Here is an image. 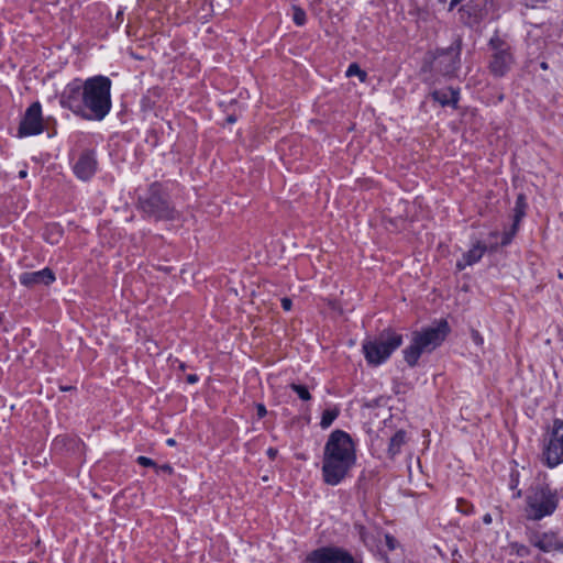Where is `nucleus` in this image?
Here are the masks:
<instances>
[{"mask_svg": "<svg viewBox=\"0 0 563 563\" xmlns=\"http://www.w3.org/2000/svg\"><path fill=\"white\" fill-rule=\"evenodd\" d=\"M136 463L144 467H154V468L157 467V464L154 460H152L147 456H144V455L137 456Z\"/></svg>", "mask_w": 563, "mask_h": 563, "instance_id": "c85d7f7f", "label": "nucleus"}, {"mask_svg": "<svg viewBox=\"0 0 563 563\" xmlns=\"http://www.w3.org/2000/svg\"><path fill=\"white\" fill-rule=\"evenodd\" d=\"M560 503V495L556 488L551 487L547 482H536L526 490L525 517L529 521H540L552 516Z\"/></svg>", "mask_w": 563, "mask_h": 563, "instance_id": "20e7f679", "label": "nucleus"}, {"mask_svg": "<svg viewBox=\"0 0 563 563\" xmlns=\"http://www.w3.org/2000/svg\"><path fill=\"white\" fill-rule=\"evenodd\" d=\"M473 338H474L475 342H477V343L483 341V339L479 336L478 332H475L473 334Z\"/></svg>", "mask_w": 563, "mask_h": 563, "instance_id": "a19ab883", "label": "nucleus"}, {"mask_svg": "<svg viewBox=\"0 0 563 563\" xmlns=\"http://www.w3.org/2000/svg\"><path fill=\"white\" fill-rule=\"evenodd\" d=\"M227 122H228V123H230V124L235 123V122H236V117H235V115H233V114H232V115H229V117L227 118Z\"/></svg>", "mask_w": 563, "mask_h": 563, "instance_id": "58836bf2", "label": "nucleus"}, {"mask_svg": "<svg viewBox=\"0 0 563 563\" xmlns=\"http://www.w3.org/2000/svg\"><path fill=\"white\" fill-rule=\"evenodd\" d=\"M402 344V335L394 330H384L377 338L365 340L362 351L368 365L379 366Z\"/></svg>", "mask_w": 563, "mask_h": 563, "instance_id": "0eeeda50", "label": "nucleus"}, {"mask_svg": "<svg viewBox=\"0 0 563 563\" xmlns=\"http://www.w3.org/2000/svg\"><path fill=\"white\" fill-rule=\"evenodd\" d=\"M519 485V473L517 471H512L510 474V482H509V488L510 489H517Z\"/></svg>", "mask_w": 563, "mask_h": 563, "instance_id": "7c9ffc66", "label": "nucleus"}, {"mask_svg": "<svg viewBox=\"0 0 563 563\" xmlns=\"http://www.w3.org/2000/svg\"><path fill=\"white\" fill-rule=\"evenodd\" d=\"M256 408V415L258 419L264 418L267 415V409L264 404L258 402L255 405Z\"/></svg>", "mask_w": 563, "mask_h": 563, "instance_id": "2f4dec72", "label": "nucleus"}, {"mask_svg": "<svg viewBox=\"0 0 563 563\" xmlns=\"http://www.w3.org/2000/svg\"><path fill=\"white\" fill-rule=\"evenodd\" d=\"M166 444L168 446H174V445H176V440L173 439V438H169V439L166 440Z\"/></svg>", "mask_w": 563, "mask_h": 563, "instance_id": "ea45409f", "label": "nucleus"}, {"mask_svg": "<svg viewBox=\"0 0 563 563\" xmlns=\"http://www.w3.org/2000/svg\"><path fill=\"white\" fill-rule=\"evenodd\" d=\"M198 380H199V377L196 374H188L186 377V382L188 384H196Z\"/></svg>", "mask_w": 563, "mask_h": 563, "instance_id": "f704fd0d", "label": "nucleus"}, {"mask_svg": "<svg viewBox=\"0 0 563 563\" xmlns=\"http://www.w3.org/2000/svg\"><path fill=\"white\" fill-rule=\"evenodd\" d=\"M44 130L42 106L38 101L33 102L25 111L19 129V136H31L41 134Z\"/></svg>", "mask_w": 563, "mask_h": 563, "instance_id": "f8f14e48", "label": "nucleus"}, {"mask_svg": "<svg viewBox=\"0 0 563 563\" xmlns=\"http://www.w3.org/2000/svg\"><path fill=\"white\" fill-rule=\"evenodd\" d=\"M542 461L550 467H556L563 463V420L554 419L549 440L542 450Z\"/></svg>", "mask_w": 563, "mask_h": 563, "instance_id": "1a4fd4ad", "label": "nucleus"}, {"mask_svg": "<svg viewBox=\"0 0 563 563\" xmlns=\"http://www.w3.org/2000/svg\"><path fill=\"white\" fill-rule=\"evenodd\" d=\"M462 37L456 36L446 48H435L426 53L422 74H439L443 77H455L461 67Z\"/></svg>", "mask_w": 563, "mask_h": 563, "instance_id": "39448f33", "label": "nucleus"}, {"mask_svg": "<svg viewBox=\"0 0 563 563\" xmlns=\"http://www.w3.org/2000/svg\"><path fill=\"white\" fill-rule=\"evenodd\" d=\"M492 52L488 63L490 74L496 78L505 77L515 64V56L511 45L497 33L488 41Z\"/></svg>", "mask_w": 563, "mask_h": 563, "instance_id": "6e6552de", "label": "nucleus"}, {"mask_svg": "<svg viewBox=\"0 0 563 563\" xmlns=\"http://www.w3.org/2000/svg\"><path fill=\"white\" fill-rule=\"evenodd\" d=\"M540 67L543 69V70H547L549 68V65L547 62H541L540 63Z\"/></svg>", "mask_w": 563, "mask_h": 563, "instance_id": "79ce46f5", "label": "nucleus"}, {"mask_svg": "<svg viewBox=\"0 0 563 563\" xmlns=\"http://www.w3.org/2000/svg\"><path fill=\"white\" fill-rule=\"evenodd\" d=\"M522 496V490L518 489L517 493L514 495L515 498H520Z\"/></svg>", "mask_w": 563, "mask_h": 563, "instance_id": "a18cd8bd", "label": "nucleus"}, {"mask_svg": "<svg viewBox=\"0 0 563 563\" xmlns=\"http://www.w3.org/2000/svg\"><path fill=\"white\" fill-rule=\"evenodd\" d=\"M345 75L346 77L357 76L361 82H365L367 78L366 71L361 69L356 63L349 65Z\"/></svg>", "mask_w": 563, "mask_h": 563, "instance_id": "a878e982", "label": "nucleus"}, {"mask_svg": "<svg viewBox=\"0 0 563 563\" xmlns=\"http://www.w3.org/2000/svg\"><path fill=\"white\" fill-rule=\"evenodd\" d=\"M302 563H331V545H322L310 551Z\"/></svg>", "mask_w": 563, "mask_h": 563, "instance_id": "a211bd4d", "label": "nucleus"}, {"mask_svg": "<svg viewBox=\"0 0 563 563\" xmlns=\"http://www.w3.org/2000/svg\"><path fill=\"white\" fill-rule=\"evenodd\" d=\"M137 208L143 218L154 221L174 220L176 210L165 187L158 183H152L146 191L139 196Z\"/></svg>", "mask_w": 563, "mask_h": 563, "instance_id": "423d86ee", "label": "nucleus"}, {"mask_svg": "<svg viewBox=\"0 0 563 563\" xmlns=\"http://www.w3.org/2000/svg\"><path fill=\"white\" fill-rule=\"evenodd\" d=\"M430 96L442 107H452L453 109H457L461 91L460 88L448 87L444 89H434Z\"/></svg>", "mask_w": 563, "mask_h": 563, "instance_id": "2eb2a0df", "label": "nucleus"}, {"mask_svg": "<svg viewBox=\"0 0 563 563\" xmlns=\"http://www.w3.org/2000/svg\"><path fill=\"white\" fill-rule=\"evenodd\" d=\"M438 1H439V2H442V3H444V2H446L448 0H438Z\"/></svg>", "mask_w": 563, "mask_h": 563, "instance_id": "de8ad7c7", "label": "nucleus"}, {"mask_svg": "<svg viewBox=\"0 0 563 563\" xmlns=\"http://www.w3.org/2000/svg\"><path fill=\"white\" fill-rule=\"evenodd\" d=\"M331 563H364L361 554H352L349 550L331 545Z\"/></svg>", "mask_w": 563, "mask_h": 563, "instance_id": "f3484780", "label": "nucleus"}, {"mask_svg": "<svg viewBox=\"0 0 563 563\" xmlns=\"http://www.w3.org/2000/svg\"><path fill=\"white\" fill-rule=\"evenodd\" d=\"M98 161L95 150L82 151L73 165L76 177L82 181L90 180L97 173Z\"/></svg>", "mask_w": 563, "mask_h": 563, "instance_id": "ddd939ff", "label": "nucleus"}, {"mask_svg": "<svg viewBox=\"0 0 563 563\" xmlns=\"http://www.w3.org/2000/svg\"><path fill=\"white\" fill-rule=\"evenodd\" d=\"M290 389L292 391H295L298 397L303 400V401H308L310 400L312 397H311V394L309 393L307 386L305 385H300V384H296V383H291L289 385Z\"/></svg>", "mask_w": 563, "mask_h": 563, "instance_id": "bb28decb", "label": "nucleus"}, {"mask_svg": "<svg viewBox=\"0 0 563 563\" xmlns=\"http://www.w3.org/2000/svg\"><path fill=\"white\" fill-rule=\"evenodd\" d=\"M406 443V431L405 430H398L395 432V434L390 438L387 453L390 459H394L396 455H398L401 452L402 445Z\"/></svg>", "mask_w": 563, "mask_h": 563, "instance_id": "aec40b11", "label": "nucleus"}, {"mask_svg": "<svg viewBox=\"0 0 563 563\" xmlns=\"http://www.w3.org/2000/svg\"><path fill=\"white\" fill-rule=\"evenodd\" d=\"M456 509L463 515H471L474 512V506L464 499H457Z\"/></svg>", "mask_w": 563, "mask_h": 563, "instance_id": "cd10ccee", "label": "nucleus"}, {"mask_svg": "<svg viewBox=\"0 0 563 563\" xmlns=\"http://www.w3.org/2000/svg\"><path fill=\"white\" fill-rule=\"evenodd\" d=\"M26 175H27V172H26V170H21V172L19 173V177H20V178H24V177H26Z\"/></svg>", "mask_w": 563, "mask_h": 563, "instance_id": "c03bdc74", "label": "nucleus"}, {"mask_svg": "<svg viewBox=\"0 0 563 563\" xmlns=\"http://www.w3.org/2000/svg\"><path fill=\"white\" fill-rule=\"evenodd\" d=\"M186 367H187V366H186V364H185L184 362H179L178 368H179L180 371H183V372H184V371L186 369Z\"/></svg>", "mask_w": 563, "mask_h": 563, "instance_id": "37998d69", "label": "nucleus"}, {"mask_svg": "<svg viewBox=\"0 0 563 563\" xmlns=\"http://www.w3.org/2000/svg\"><path fill=\"white\" fill-rule=\"evenodd\" d=\"M487 251V246L485 243L481 241H476L472 247L465 252L462 256V260L456 262V268L459 271L465 269L467 266L474 265L482 260L484 254Z\"/></svg>", "mask_w": 563, "mask_h": 563, "instance_id": "dca6fc26", "label": "nucleus"}, {"mask_svg": "<svg viewBox=\"0 0 563 563\" xmlns=\"http://www.w3.org/2000/svg\"><path fill=\"white\" fill-rule=\"evenodd\" d=\"M63 234H64V230L60 224L48 223L43 229L42 236L47 243L55 245L60 242Z\"/></svg>", "mask_w": 563, "mask_h": 563, "instance_id": "6ab92c4d", "label": "nucleus"}, {"mask_svg": "<svg viewBox=\"0 0 563 563\" xmlns=\"http://www.w3.org/2000/svg\"><path fill=\"white\" fill-rule=\"evenodd\" d=\"M462 1H463V0H450L448 10H449V11H453V10H454V8H455L459 3H461Z\"/></svg>", "mask_w": 563, "mask_h": 563, "instance_id": "c9c22d12", "label": "nucleus"}, {"mask_svg": "<svg viewBox=\"0 0 563 563\" xmlns=\"http://www.w3.org/2000/svg\"><path fill=\"white\" fill-rule=\"evenodd\" d=\"M29 563H37V562H34V561H30Z\"/></svg>", "mask_w": 563, "mask_h": 563, "instance_id": "09e8293b", "label": "nucleus"}, {"mask_svg": "<svg viewBox=\"0 0 563 563\" xmlns=\"http://www.w3.org/2000/svg\"><path fill=\"white\" fill-rule=\"evenodd\" d=\"M519 228H520L519 224H516L512 222L511 227L508 230L504 231V233L501 235L500 245L501 246L509 245L512 242L516 234L518 233Z\"/></svg>", "mask_w": 563, "mask_h": 563, "instance_id": "393cba45", "label": "nucleus"}, {"mask_svg": "<svg viewBox=\"0 0 563 563\" xmlns=\"http://www.w3.org/2000/svg\"><path fill=\"white\" fill-rule=\"evenodd\" d=\"M156 468V472H165V473H168V474H172L173 473V467L169 465V464H163L161 466L157 465Z\"/></svg>", "mask_w": 563, "mask_h": 563, "instance_id": "72a5a7b5", "label": "nucleus"}, {"mask_svg": "<svg viewBox=\"0 0 563 563\" xmlns=\"http://www.w3.org/2000/svg\"><path fill=\"white\" fill-rule=\"evenodd\" d=\"M267 455H268V457H269V459H272V460H273V459H275V456L277 455V450H276V449H274V448H269V449L267 450Z\"/></svg>", "mask_w": 563, "mask_h": 563, "instance_id": "e433bc0d", "label": "nucleus"}, {"mask_svg": "<svg viewBox=\"0 0 563 563\" xmlns=\"http://www.w3.org/2000/svg\"><path fill=\"white\" fill-rule=\"evenodd\" d=\"M3 318H4L3 313H0V325H1V324H2V322H3Z\"/></svg>", "mask_w": 563, "mask_h": 563, "instance_id": "49530a36", "label": "nucleus"}, {"mask_svg": "<svg viewBox=\"0 0 563 563\" xmlns=\"http://www.w3.org/2000/svg\"><path fill=\"white\" fill-rule=\"evenodd\" d=\"M55 280V274L49 267L36 272H24L19 276L20 284L27 288H33L38 285L49 286Z\"/></svg>", "mask_w": 563, "mask_h": 563, "instance_id": "4468645a", "label": "nucleus"}, {"mask_svg": "<svg viewBox=\"0 0 563 563\" xmlns=\"http://www.w3.org/2000/svg\"><path fill=\"white\" fill-rule=\"evenodd\" d=\"M451 331L449 322L440 319L431 325L413 331L410 344L402 351L404 360L409 367H416L423 353L438 349Z\"/></svg>", "mask_w": 563, "mask_h": 563, "instance_id": "7ed1b4c3", "label": "nucleus"}, {"mask_svg": "<svg viewBox=\"0 0 563 563\" xmlns=\"http://www.w3.org/2000/svg\"><path fill=\"white\" fill-rule=\"evenodd\" d=\"M111 88L112 81L104 75L74 78L64 87L59 104L82 120L100 122L112 109Z\"/></svg>", "mask_w": 563, "mask_h": 563, "instance_id": "f257e3e1", "label": "nucleus"}, {"mask_svg": "<svg viewBox=\"0 0 563 563\" xmlns=\"http://www.w3.org/2000/svg\"><path fill=\"white\" fill-rule=\"evenodd\" d=\"M280 303H282V308H283L285 311H289V310H291L292 301H291V299H290V298H288V297H284V298H282Z\"/></svg>", "mask_w": 563, "mask_h": 563, "instance_id": "473e14b6", "label": "nucleus"}, {"mask_svg": "<svg viewBox=\"0 0 563 563\" xmlns=\"http://www.w3.org/2000/svg\"><path fill=\"white\" fill-rule=\"evenodd\" d=\"M509 552L518 558H527L531 554L530 548L519 542H510Z\"/></svg>", "mask_w": 563, "mask_h": 563, "instance_id": "5701e85b", "label": "nucleus"}, {"mask_svg": "<svg viewBox=\"0 0 563 563\" xmlns=\"http://www.w3.org/2000/svg\"><path fill=\"white\" fill-rule=\"evenodd\" d=\"M527 539L529 543L541 552H561L563 553V541L558 531H539L537 529H527Z\"/></svg>", "mask_w": 563, "mask_h": 563, "instance_id": "9d476101", "label": "nucleus"}, {"mask_svg": "<svg viewBox=\"0 0 563 563\" xmlns=\"http://www.w3.org/2000/svg\"><path fill=\"white\" fill-rule=\"evenodd\" d=\"M527 209V197L525 194H519L515 201L512 222L520 225L522 219L526 217Z\"/></svg>", "mask_w": 563, "mask_h": 563, "instance_id": "412c9836", "label": "nucleus"}, {"mask_svg": "<svg viewBox=\"0 0 563 563\" xmlns=\"http://www.w3.org/2000/svg\"><path fill=\"white\" fill-rule=\"evenodd\" d=\"M492 521H493V518H492V515H490V514H486V515H484V517H483V522H484L485 525H490V523H492Z\"/></svg>", "mask_w": 563, "mask_h": 563, "instance_id": "4c0bfd02", "label": "nucleus"}, {"mask_svg": "<svg viewBox=\"0 0 563 563\" xmlns=\"http://www.w3.org/2000/svg\"><path fill=\"white\" fill-rule=\"evenodd\" d=\"M385 543L389 551H394L398 545L396 538L390 533L385 534Z\"/></svg>", "mask_w": 563, "mask_h": 563, "instance_id": "c756f323", "label": "nucleus"}, {"mask_svg": "<svg viewBox=\"0 0 563 563\" xmlns=\"http://www.w3.org/2000/svg\"><path fill=\"white\" fill-rule=\"evenodd\" d=\"M494 7V0H470L459 12L465 24L474 25L487 19Z\"/></svg>", "mask_w": 563, "mask_h": 563, "instance_id": "9b49d317", "label": "nucleus"}, {"mask_svg": "<svg viewBox=\"0 0 563 563\" xmlns=\"http://www.w3.org/2000/svg\"><path fill=\"white\" fill-rule=\"evenodd\" d=\"M355 463L356 449L352 437L343 430H333L323 449L321 468L323 482L330 486L339 485Z\"/></svg>", "mask_w": 563, "mask_h": 563, "instance_id": "f03ea898", "label": "nucleus"}, {"mask_svg": "<svg viewBox=\"0 0 563 563\" xmlns=\"http://www.w3.org/2000/svg\"><path fill=\"white\" fill-rule=\"evenodd\" d=\"M291 19L294 21V23L297 25V26H302L306 24L307 22V14H306V11L298 7V5H292L291 7Z\"/></svg>", "mask_w": 563, "mask_h": 563, "instance_id": "b1692460", "label": "nucleus"}, {"mask_svg": "<svg viewBox=\"0 0 563 563\" xmlns=\"http://www.w3.org/2000/svg\"><path fill=\"white\" fill-rule=\"evenodd\" d=\"M339 413H340V411L336 408L325 409L321 416L320 427L322 429H328L333 423V421L338 418Z\"/></svg>", "mask_w": 563, "mask_h": 563, "instance_id": "4be33fe9", "label": "nucleus"}]
</instances>
